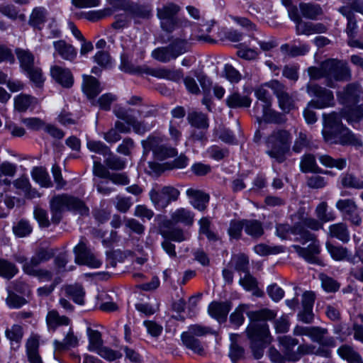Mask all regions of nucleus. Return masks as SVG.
<instances>
[{
	"label": "nucleus",
	"instance_id": "680f3d73",
	"mask_svg": "<svg viewBox=\"0 0 363 363\" xmlns=\"http://www.w3.org/2000/svg\"><path fill=\"white\" fill-rule=\"evenodd\" d=\"M23 329L19 325H13L11 328L6 330V335L7 338L16 344H19L23 337Z\"/></svg>",
	"mask_w": 363,
	"mask_h": 363
},
{
	"label": "nucleus",
	"instance_id": "f3484780",
	"mask_svg": "<svg viewBox=\"0 0 363 363\" xmlns=\"http://www.w3.org/2000/svg\"><path fill=\"white\" fill-rule=\"evenodd\" d=\"M333 141L330 143H340L342 145L362 146V140L346 127H343L333 135Z\"/></svg>",
	"mask_w": 363,
	"mask_h": 363
},
{
	"label": "nucleus",
	"instance_id": "e2e57ef3",
	"mask_svg": "<svg viewBox=\"0 0 363 363\" xmlns=\"http://www.w3.org/2000/svg\"><path fill=\"white\" fill-rule=\"evenodd\" d=\"M0 13L12 20H15L17 18L24 20L26 18L24 14H18V9L12 4L0 6Z\"/></svg>",
	"mask_w": 363,
	"mask_h": 363
},
{
	"label": "nucleus",
	"instance_id": "f257e3e1",
	"mask_svg": "<svg viewBox=\"0 0 363 363\" xmlns=\"http://www.w3.org/2000/svg\"><path fill=\"white\" fill-rule=\"evenodd\" d=\"M323 228V223L318 219L312 217L301 216V221L294 225L293 235L296 236L294 240L305 245L311 242L307 247L293 245L291 247L306 262L313 264L323 266V262L319 257L320 253V244L317 235L308 229L318 231Z\"/></svg>",
	"mask_w": 363,
	"mask_h": 363
},
{
	"label": "nucleus",
	"instance_id": "aec40b11",
	"mask_svg": "<svg viewBox=\"0 0 363 363\" xmlns=\"http://www.w3.org/2000/svg\"><path fill=\"white\" fill-rule=\"evenodd\" d=\"M52 77L63 87L69 88L72 86L73 76L69 69L55 65L51 67Z\"/></svg>",
	"mask_w": 363,
	"mask_h": 363
},
{
	"label": "nucleus",
	"instance_id": "6ab92c4d",
	"mask_svg": "<svg viewBox=\"0 0 363 363\" xmlns=\"http://www.w3.org/2000/svg\"><path fill=\"white\" fill-rule=\"evenodd\" d=\"M231 309V303L225 302H211L208 307V314L219 322H225L227 315Z\"/></svg>",
	"mask_w": 363,
	"mask_h": 363
},
{
	"label": "nucleus",
	"instance_id": "79ce46f5",
	"mask_svg": "<svg viewBox=\"0 0 363 363\" xmlns=\"http://www.w3.org/2000/svg\"><path fill=\"white\" fill-rule=\"evenodd\" d=\"M18 272L16 264L7 259L0 258V277L11 279Z\"/></svg>",
	"mask_w": 363,
	"mask_h": 363
},
{
	"label": "nucleus",
	"instance_id": "dca6fc26",
	"mask_svg": "<svg viewBox=\"0 0 363 363\" xmlns=\"http://www.w3.org/2000/svg\"><path fill=\"white\" fill-rule=\"evenodd\" d=\"M281 351L286 360L296 362L299 359V354L297 350L294 348L298 344V340L290 335H283L278 338Z\"/></svg>",
	"mask_w": 363,
	"mask_h": 363
},
{
	"label": "nucleus",
	"instance_id": "a19ab883",
	"mask_svg": "<svg viewBox=\"0 0 363 363\" xmlns=\"http://www.w3.org/2000/svg\"><path fill=\"white\" fill-rule=\"evenodd\" d=\"M37 99L27 94H19L14 99L15 109L20 112L26 111L31 105L35 104Z\"/></svg>",
	"mask_w": 363,
	"mask_h": 363
},
{
	"label": "nucleus",
	"instance_id": "5fc2aeb1",
	"mask_svg": "<svg viewBox=\"0 0 363 363\" xmlns=\"http://www.w3.org/2000/svg\"><path fill=\"white\" fill-rule=\"evenodd\" d=\"M32 177L43 187H50L52 182L48 172L41 167H35L32 171Z\"/></svg>",
	"mask_w": 363,
	"mask_h": 363
},
{
	"label": "nucleus",
	"instance_id": "e433bc0d",
	"mask_svg": "<svg viewBox=\"0 0 363 363\" xmlns=\"http://www.w3.org/2000/svg\"><path fill=\"white\" fill-rule=\"evenodd\" d=\"M340 184L344 188L363 189V180L352 173L346 172L341 174Z\"/></svg>",
	"mask_w": 363,
	"mask_h": 363
},
{
	"label": "nucleus",
	"instance_id": "8fccbe9b",
	"mask_svg": "<svg viewBox=\"0 0 363 363\" xmlns=\"http://www.w3.org/2000/svg\"><path fill=\"white\" fill-rule=\"evenodd\" d=\"M161 235L169 241L173 240L180 242L187 239V235L179 228L161 230Z\"/></svg>",
	"mask_w": 363,
	"mask_h": 363
},
{
	"label": "nucleus",
	"instance_id": "052dcab7",
	"mask_svg": "<svg viewBox=\"0 0 363 363\" xmlns=\"http://www.w3.org/2000/svg\"><path fill=\"white\" fill-rule=\"evenodd\" d=\"M86 146L90 151L102 155L104 157L106 156L111 150L106 144L99 140H88Z\"/></svg>",
	"mask_w": 363,
	"mask_h": 363
},
{
	"label": "nucleus",
	"instance_id": "58836bf2",
	"mask_svg": "<svg viewBox=\"0 0 363 363\" xmlns=\"http://www.w3.org/2000/svg\"><path fill=\"white\" fill-rule=\"evenodd\" d=\"M182 340L183 344L194 352L200 355L203 354V347L201 342L195 338L194 336L188 333H183L182 334Z\"/></svg>",
	"mask_w": 363,
	"mask_h": 363
},
{
	"label": "nucleus",
	"instance_id": "a878e982",
	"mask_svg": "<svg viewBox=\"0 0 363 363\" xmlns=\"http://www.w3.org/2000/svg\"><path fill=\"white\" fill-rule=\"evenodd\" d=\"M171 218L174 224L191 226L194 223V214L186 208H179L171 213Z\"/></svg>",
	"mask_w": 363,
	"mask_h": 363
},
{
	"label": "nucleus",
	"instance_id": "b1692460",
	"mask_svg": "<svg viewBox=\"0 0 363 363\" xmlns=\"http://www.w3.org/2000/svg\"><path fill=\"white\" fill-rule=\"evenodd\" d=\"M226 105L230 108H242L250 106L252 101L247 95L233 91L225 99Z\"/></svg>",
	"mask_w": 363,
	"mask_h": 363
},
{
	"label": "nucleus",
	"instance_id": "0eeeda50",
	"mask_svg": "<svg viewBox=\"0 0 363 363\" xmlns=\"http://www.w3.org/2000/svg\"><path fill=\"white\" fill-rule=\"evenodd\" d=\"M323 69L325 73V84L330 88H335L336 82L349 81L352 77L347 63L336 59L323 61Z\"/></svg>",
	"mask_w": 363,
	"mask_h": 363
},
{
	"label": "nucleus",
	"instance_id": "a18cd8bd",
	"mask_svg": "<svg viewBox=\"0 0 363 363\" xmlns=\"http://www.w3.org/2000/svg\"><path fill=\"white\" fill-rule=\"evenodd\" d=\"M189 123L197 128H207L208 127L207 116L201 112L193 111L187 116Z\"/></svg>",
	"mask_w": 363,
	"mask_h": 363
},
{
	"label": "nucleus",
	"instance_id": "13d9d810",
	"mask_svg": "<svg viewBox=\"0 0 363 363\" xmlns=\"http://www.w3.org/2000/svg\"><path fill=\"white\" fill-rule=\"evenodd\" d=\"M319 279L322 287L327 292H335L340 288V284L336 280L323 273L319 274Z\"/></svg>",
	"mask_w": 363,
	"mask_h": 363
},
{
	"label": "nucleus",
	"instance_id": "20e7f679",
	"mask_svg": "<svg viewBox=\"0 0 363 363\" xmlns=\"http://www.w3.org/2000/svg\"><path fill=\"white\" fill-rule=\"evenodd\" d=\"M15 54L22 72L37 87H41L45 82V77L34 54L28 49L20 48H16Z\"/></svg>",
	"mask_w": 363,
	"mask_h": 363
},
{
	"label": "nucleus",
	"instance_id": "49530a36",
	"mask_svg": "<svg viewBox=\"0 0 363 363\" xmlns=\"http://www.w3.org/2000/svg\"><path fill=\"white\" fill-rule=\"evenodd\" d=\"M173 57L176 59L179 55L185 53L189 50V44L186 40L176 38L168 45Z\"/></svg>",
	"mask_w": 363,
	"mask_h": 363
},
{
	"label": "nucleus",
	"instance_id": "1a4fd4ad",
	"mask_svg": "<svg viewBox=\"0 0 363 363\" xmlns=\"http://www.w3.org/2000/svg\"><path fill=\"white\" fill-rule=\"evenodd\" d=\"M276 96L279 107L285 113H289L296 108L295 101L287 91V87L277 79L271 80L264 84Z\"/></svg>",
	"mask_w": 363,
	"mask_h": 363
},
{
	"label": "nucleus",
	"instance_id": "338daca9",
	"mask_svg": "<svg viewBox=\"0 0 363 363\" xmlns=\"http://www.w3.org/2000/svg\"><path fill=\"white\" fill-rule=\"evenodd\" d=\"M239 284L246 291H252L257 289V286L258 285L256 278L251 275L249 272L245 273L244 277L240 278Z\"/></svg>",
	"mask_w": 363,
	"mask_h": 363
},
{
	"label": "nucleus",
	"instance_id": "473e14b6",
	"mask_svg": "<svg viewBox=\"0 0 363 363\" xmlns=\"http://www.w3.org/2000/svg\"><path fill=\"white\" fill-rule=\"evenodd\" d=\"M78 337L74 334L72 329H69L62 341L55 340L53 342L55 349L57 351L68 350L70 347H75L78 345Z\"/></svg>",
	"mask_w": 363,
	"mask_h": 363
},
{
	"label": "nucleus",
	"instance_id": "c85d7f7f",
	"mask_svg": "<svg viewBox=\"0 0 363 363\" xmlns=\"http://www.w3.org/2000/svg\"><path fill=\"white\" fill-rule=\"evenodd\" d=\"M48 11L44 7H35L32 11L28 23L34 28L41 30L47 20Z\"/></svg>",
	"mask_w": 363,
	"mask_h": 363
},
{
	"label": "nucleus",
	"instance_id": "7c9ffc66",
	"mask_svg": "<svg viewBox=\"0 0 363 363\" xmlns=\"http://www.w3.org/2000/svg\"><path fill=\"white\" fill-rule=\"evenodd\" d=\"M46 322L48 328L54 331L58 326L68 325L70 320L65 315H60L57 311L52 310L48 312Z\"/></svg>",
	"mask_w": 363,
	"mask_h": 363
},
{
	"label": "nucleus",
	"instance_id": "bb28decb",
	"mask_svg": "<svg viewBox=\"0 0 363 363\" xmlns=\"http://www.w3.org/2000/svg\"><path fill=\"white\" fill-rule=\"evenodd\" d=\"M328 235L330 237L337 238L344 243L348 242L350 239L347 225L344 223L330 225L328 228Z\"/></svg>",
	"mask_w": 363,
	"mask_h": 363
},
{
	"label": "nucleus",
	"instance_id": "c9c22d12",
	"mask_svg": "<svg viewBox=\"0 0 363 363\" xmlns=\"http://www.w3.org/2000/svg\"><path fill=\"white\" fill-rule=\"evenodd\" d=\"M338 354L349 363H363L361 355L356 352L352 347L344 345L337 350Z\"/></svg>",
	"mask_w": 363,
	"mask_h": 363
},
{
	"label": "nucleus",
	"instance_id": "9d476101",
	"mask_svg": "<svg viewBox=\"0 0 363 363\" xmlns=\"http://www.w3.org/2000/svg\"><path fill=\"white\" fill-rule=\"evenodd\" d=\"M180 195L179 191L172 186H164L160 189H152L150 193V199L156 209H164L173 201H177Z\"/></svg>",
	"mask_w": 363,
	"mask_h": 363
},
{
	"label": "nucleus",
	"instance_id": "37998d69",
	"mask_svg": "<svg viewBox=\"0 0 363 363\" xmlns=\"http://www.w3.org/2000/svg\"><path fill=\"white\" fill-rule=\"evenodd\" d=\"M65 294L77 304L83 305L85 292L81 285H69L65 289Z\"/></svg>",
	"mask_w": 363,
	"mask_h": 363
},
{
	"label": "nucleus",
	"instance_id": "2eb2a0df",
	"mask_svg": "<svg viewBox=\"0 0 363 363\" xmlns=\"http://www.w3.org/2000/svg\"><path fill=\"white\" fill-rule=\"evenodd\" d=\"M75 261L77 263L87 265L90 267L98 268L101 266V262L90 251L83 240L74 248Z\"/></svg>",
	"mask_w": 363,
	"mask_h": 363
},
{
	"label": "nucleus",
	"instance_id": "393cba45",
	"mask_svg": "<svg viewBox=\"0 0 363 363\" xmlns=\"http://www.w3.org/2000/svg\"><path fill=\"white\" fill-rule=\"evenodd\" d=\"M338 11L345 17L347 21L345 32L349 38H355L358 26L354 12L351 11L349 6H345L340 7Z\"/></svg>",
	"mask_w": 363,
	"mask_h": 363
},
{
	"label": "nucleus",
	"instance_id": "3c124183",
	"mask_svg": "<svg viewBox=\"0 0 363 363\" xmlns=\"http://www.w3.org/2000/svg\"><path fill=\"white\" fill-rule=\"evenodd\" d=\"M244 229V219L231 220L228 228V234L230 240H240Z\"/></svg>",
	"mask_w": 363,
	"mask_h": 363
},
{
	"label": "nucleus",
	"instance_id": "4c0bfd02",
	"mask_svg": "<svg viewBox=\"0 0 363 363\" xmlns=\"http://www.w3.org/2000/svg\"><path fill=\"white\" fill-rule=\"evenodd\" d=\"M144 72L157 78L167 79L169 80H176L179 77V73L177 71L166 68H146L144 69Z\"/></svg>",
	"mask_w": 363,
	"mask_h": 363
},
{
	"label": "nucleus",
	"instance_id": "f704fd0d",
	"mask_svg": "<svg viewBox=\"0 0 363 363\" xmlns=\"http://www.w3.org/2000/svg\"><path fill=\"white\" fill-rule=\"evenodd\" d=\"M342 111L343 118L349 123H357L363 118V104L358 106H345Z\"/></svg>",
	"mask_w": 363,
	"mask_h": 363
},
{
	"label": "nucleus",
	"instance_id": "bf43d9fd",
	"mask_svg": "<svg viewBox=\"0 0 363 363\" xmlns=\"http://www.w3.org/2000/svg\"><path fill=\"white\" fill-rule=\"evenodd\" d=\"M152 56L154 59L163 63L174 60L168 45L154 50L152 52Z\"/></svg>",
	"mask_w": 363,
	"mask_h": 363
},
{
	"label": "nucleus",
	"instance_id": "9b49d317",
	"mask_svg": "<svg viewBox=\"0 0 363 363\" xmlns=\"http://www.w3.org/2000/svg\"><path fill=\"white\" fill-rule=\"evenodd\" d=\"M55 255V250L52 248L39 247L30 258H28L23 255H16L14 259L18 263L21 264L22 269H24L38 267L41 263L50 260Z\"/></svg>",
	"mask_w": 363,
	"mask_h": 363
},
{
	"label": "nucleus",
	"instance_id": "ddd939ff",
	"mask_svg": "<svg viewBox=\"0 0 363 363\" xmlns=\"http://www.w3.org/2000/svg\"><path fill=\"white\" fill-rule=\"evenodd\" d=\"M335 206L342 213L343 218L349 220L352 225L359 226L362 223V218L359 215L358 207L354 200L350 199H340Z\"/></svg>",
	"mask_w": 363,
	"mask_h": 363
},
{
	"label": "nucleus",
	"instance_id": "c756f323",
	"mask_svg": "<svg viewBox=\"0 0 363 363\" xmlns=\"http://www.w3.org/2000/svg\"><path fill=\"white\" fill-rule=\"evenodd\" d=\"M244 230L247 235L255 239L264 234L262 222L255 219H244Z\"/></svg>",
	"mask_w": 363,
	"mask_h": 363
},
{
	"label": "nucleus",
	"instance_id": "7ed1b4c3",
	"mask_svg": "<svg viewBox=\"0 0 363 363\" xmlns=\"http://www.w3.org/2000/svg\"><path fill=\"white\" fill-rule=\"evenodd\" d=\"M291 134L285 130H274L266 139V154L278 163L284 162L289 151Z\"/></svg>",
	"mask_w": 363,
	"mask_h": 363
},
{
	"label": "nucleus",
	"instance_id": "cd10ccee",
	"mask_svg": "<svg viewBox=\"0 0 363 363\" xmlns=\"http://www.w3.org/2000/svg\"><path fill=\"white\" fill-rule=\"evenodd\" d=\"M299 10L302 17L310 20H316L323 13L321 6L313 3L301 2L299 4Z\"/></svg>",
	"mask_w": 363,
	"mask_h": 363
},
{
	"label": "nucleus",
	"instance_id": "72a5a7b5",
	"mask_svg": "<svg viewBox=\"0 0 363 363\" xmlns=\"http://www.w3.org/2000/svg\"><path fill=\"white\" fill-rule=\"evenodd\" d=\"M326 249L328 252L330 254L331 257L337 260L340 261L346 259L350 262L354 264L355 258L354 257H347V249L342 246H335L330 242H326Z\"/></svg>",
	"mask_w": 363,
	"mask_h": 363
},
{
	"label": "nucleus",
	"instance_id": "2f4dec72",
	"mask_svg": "<svg viewBox=\"0 0 363 363\" xmlns=\"http://www.w3.org/2000/svg\"><path fill=\"white\" fill-rule=\"evenodd\" d=\"M300 169L303 173H320L322 169L318 166L315 157L312 154L304 155L300 162Z\"/></svg>",
	"mask_w": 363,
	"mask_h": 363
},
{
	"label": "nucleus",
	"instance_id": "de8ad7c7",
	"mask_svg": "<svg viewBox=\"0 0 363 363\" xmlns=\"http://www.w3.org/2000/svg\"><path fill=\"white\" fill-rule=\"evenodd\" d=\"M318 160L323 166L329 168L335 167L339 170L343 169L347 165V161L345 159H334L328 155H320Z\"/></svg>",
	"mask_w": 363,
	"mask_h": 363
},
{
	"label": "nucleus",
	"instance_id": "4468645a",
	"mask_svg": "<svg viewBox=\"0 0 363 363\" xmlns=\"http://www.w3.org/2000/svg\"><path fill=\"white\" fill-rule=\"evenodd\" d=\"M323 118L324 123L323 138L326 142H332L333 141V135L344 127L341 121L343 118L342 111L340 113L336 112L328 114L324 113Z\"/></svg>",
	"mask_w": 363,
	"mask_h": 363
},
{
	"label": "nucleus",
	"instance_id": "4d7b16f0",
	"mask_svg": "<svg viewBox=\"0 0 363 363\" xmlns=\"http://www.w3.org/2000/svg\"><path fill=\"white\" fill-rule=\"evenodd\" d=\"M315 215L323 223L333 220L335 216L333 213H328V204L323 201L315 208Z\"/></svg>",
	"mask_w": 363,
	"mask_h": 363
},
{
	"label": "nucleus",
	"instance_id": "ea45409f",
	"mask_svg": "<svg viewBox=\"0 0 363 363\" xmlns=\"http://www.w3.org/2000/svg\"><path fill=\"white\" fill-rule=\"evenodd\" d=\"M104 163L109 169L115 171L122 170L126 165L125 161L118 155H114L111 150L105 156Z\"/></svg>",
	"mask_w": 363,
	"mask_h": 363
},
{
	"label": "nucleus",
	"instance_id": "864d4df0",
	"mask_svg": "<svg viewBox=\"0 0 363 363\" xmlns=\"http://www.w3.org/2000/svg\"><path fill=\"white\" fill-rule=\"evenodd\" d=\"M87 335L89 341V350L97 352L101 347L103 343L101 333L98 330L88 328Z\"/></svg>",
	"mask_w": 363,
	"mask_h": 363
},
{
	"label": "nucleus",
	"instance_id": "412c9836",
	"mask_svg": "<svg viewBox=\"0 0 363 363\" xmlns=\"http://www.w3.org/2000/svg\"><path fill=\"white\" fill-rule=\"evenodd\" d=\"M53 47L54 55L57 54L65 60L72 61L77 56L75 48L64 40L54 41Z\"/></svg>",
	"mask_w": 363,
	"mask_h": 363
},
{
	"label": "nucleus",
	"instance_id": "0e129e2a",
	"mask_svg": "<svg viewBox=\"0 0 363 363\" xmlns=\"http://www.w3.org/2000/svg\"><path fill=\"white\" fill-rule=\"evenodd\" d=\"M142 144L145 151H152L155 155L162 143L160 138L149 136L145 140L142 142Z\"/></svg>",
	"mask_w": 363,
	"mask_h": 363
},
{
	"label": "nucleus",
	"instance_id": "f8f14e48",
	"mask_svg": "<svg viewBox=\"0 0 363 363\" xmlns=\"http://www.w3.org/2000/svg\"><path fill=\"white\" fill-rule=\"evenodd\" d=\"M337 96L339 102L345 106H354L363 99V89L357 82L350 83L337 93Z\"/></svg>",
	"mask_w": 363,
	"mask_h": 363
},
{
	"label": "nucleus",
	"instance_id": "39448f33",
	"mask_svg": "<svg viewBox=\"0 0 363 363\" xmlns=\"http://www.w3.org/2000/svg\"><path fill=\"white\" fill-rule=\"evenodd\" d=\"M50 209L53 213L52 220L58 223L60 220V214L65 210L74 211L82 215L86 214L89 208L84 201L78 198L67 194L55 196L50 201Z\"/></svg>",
	"mask_w": 363,
	"mask_h": 363
},
{
	"label": "nucleus",
	"instance_id": "603ef678",
	"mask_svg": "<svg viewBox=\"0 0 363 363\" xmlns=\"http://www.w3.org/2000/svg\"><path fill=\"white\" fill-rule=\"evenodd\" d=\"M311 140V138L305 132H299L294 140L292 150L296 153H301L303 150L310 147Z\"/></svg>",
	"mask_w": 363,
	"mask_h": 363
},
{
	"label": "nucleus",
	"instance_id": "69168bd1",
	"mask_svg": "<svg viewBox=\"0 0 363 363\" xmlns=\"http://www.w3.org/2000/svg\"><path fill=\"white\" fill-rule=\"evenodd\" d=\"M232 262L234 264V268L238 272L247 273L249 272V259L245 255H238L233 258Z\"/></svg>",
	"mask_w": 363,
	"mask_h": 363
},
{
	"label": "nucleus",
	"instance_id": "6e6d98bb",
	"mask_svg": "<svg viewBox=\"0 0 363 363\" xmlns=\"http://www.w3.org/2000/svg\"><path fill=\"white\" fill-rule=\"evenodd\" d=\"M255 252L261 255H276L284 252L282 246H269L265 244H258L254 247Z\"/></svg>",
	"mask_w": 363,
	"mask_h": 363
},
{
	"label": "nucleus",
	"instance_id": "5701e85b",
	"mask_svg": "<svg viewBox=\"0 0 363 363\" xmlns=\"http://www.w3.org/2000/svg\"><path fill=\"white\" fill-rule=\"evenodd\" d=\"M186 195L192 199L191 203L195 208L201 211H203L206 208L209 201V196L207 194L200 190L188 189Z\"/></svg>",
	"mask_w": 363,
	"mask_h": 363
},
{
	"label": "nucleus",
	"instance_id": "6e6552de",
	"mask_svg": "<svg viewBox=\"0 0 363 363\" xmlns=\"http://www.w3.org/2000/svg\"><path fill=\"white\" fill-rule=\"evenodd\" d=\"M306 92L315 98L310 101V105H313L315 108L321 109L335 104L333 91L317 84H307Z\"/></svg>",
	"mask_w": 363,
	"mask_h": 363
},
{
	"label": "nucleus",
	"instance_id": "423d86ee",
	"mask_svg": "<svg viewBox=\"0 0 363 363\" xmlns=\"http://www.w3.org/2000/svg\"><path fill=\"white\" fill-rule=\"evenodd\" d=\"M179 11L180 7L172 2L157 9V16L160 21V26L163 30L172 33L177 28L187 27L190 25L186 18L177 16Z\"/></svg>",
	"mask_w": 363,
	"mask_h": 363
},
{
	"label": "nucleus",
	"instance_id": "774afa93",
	"mask_svg": "<svg viewBox=\"0 0 363 363\" xmlns=\"http://www.w3.org/2000/svg\"><path fill=\"white\" fill-rule=\"evenodd\" d=\"M13 232L18 237H25L32 232V227L28 221L21 220L13 227Z\"/></svg>",
	"mask_w": 363,
	"mask_h": 363
},
{
	"label": "nucleus",
	"instance_id": "a211bd4d",
	"mask_svg": "<svg viewBox=\"0 0 363 363\" xmlns=\"http://www.w3.org/2000/svg\"><path fill=\"white\" fill-rule=\"evenodd\" d=\"M328 330L327 328L312 326L311 327V332L309 337L311 340L318 343L320 346L334 347L335 346V340L333 337L328 336Z\"/></svg>",
	"mask_w": 363,
	"mask_h": 363
},
{
	"label": "nucleus",
	"instance_id": "c03bdc74",
	"mask_svg": "<svg viewBox=\"0 0 363 363\" xmlns=\"http://www.w3.org/2000/svg\"><path fill=\"white\" fill-rule=\"evenodd\" d=\"M22 270L26 274L36 277L41 281H49L52 279V272L45 268H40L38 267L34 268L24 269Z\"/></svg>",
	"mask_w": 363,
	"mask_h": 363
},
{
	"label": "nucleus",
	"instance_id": "09e8293b",
	"mask_svg": "<svg viewBox=\"0 0 363 363\" xmlns=\"http://www.w3.org/2000/svg\"><path fill=\"white\" fill-rule=\"evenodd\" d=\"M255 96L257 99L262 102V104H256L255 107V111L258 112L260 106L262 110L272 106V97L264 86H261L255 91Z\"/></svg>",
	"mask_w": 363,
	"mask_h": 363
},
{
	"label": "nucleus",
	"instance_id": "f03ea898",
	"mask_svg": "<svg viewBox=\"0 0 363 363\" xmlns=\"http://www.w3.org/2000/svg\"><path fill=\"white\" fill-rule=\"evenodd\" d=\"M247 315L250 322L246 328V333L250 340L253 356L258 359L263 355L265 345L271 341L269 326L266 321L274 319L276 313L272 310L264 308L249 311Z\"/></svg>",
	"mask_w": 363,
	"mask_h": 363
},
{
	"label": "nucleus",
	"instance_id": "4be33fe9",
	"mask_svg": "<svg viewBox=\"0 0 363 363\" xmlns=\"http://www.w3.org/2000/svg\"><path fill=\"white\" fill-rule=\"evenodd\" d=\"M82 90L89 99H94L102 91L99 82L90 75H83Z\"/></svg>",
	"mask_w": 363,
	"mask_h": 363
}]
</instances>
